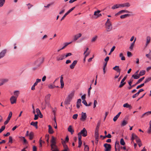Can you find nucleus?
Instances as JSON below:
<instances>
[{
  "label": "nucleus",
  "mask_w": 151,
  "mask_h": 151,
  "mask_svg": "<svg viewBox=\"0 0 151 151\" xmlns=\"http://www.w3.org/2000/svg\"><path fill=\"white\" fill-rule=\"evenodd\" d=\"M113 69L114 70L117 71V72L119 73L120 74V69H119V66H116L115 67L113 68Z\"/></svg>",
  "instance_id": "6ab92c4d"
},
{
  "label": "nucleus",
  "mask_w": 151,
  "mask_h": 151,
  "mask_svg": "<svg viewBox=\"0 0 151 151\" xmlns=\"http://www.w3.org/2000/svg\"><path fill=\"white\" fill-rule=\"evenodd\" d=\"M38 114H35L34 119L35 120H37L38 119Z\"/></svg>",
  "instance_id": "774afa93"
},
{
  "label": "nucleus",
  "mask_w": 151,
  "mask_h": 151,
  "mask_svg": "<svg viewBox=\"0 0 151 151\" xmlns=\"http://www.w3.org/2000/svg\"><path fill=\"white\" fill-rule=\"evenodd\" d=\"M9 142L11 143H12V136L9 137Z\"/></svg>",
  "instance_id": "6e6d98bb"
},
{
  "label": "nucleus",
  "mask_w": 151,
  "mask_h": 151,
  "mask_svg": "<svg viewBox=\"0 0 151 151\" xmlns=\"http://www.w3.org/2000/svg\"><path fill=\"white\" fill-rule=\"evenodd\" d=\"M100 124V123H98L97 124V126L96 127L95 130H98L99 131V127Z\"/></svg>",
  "instance_id": "052dcab7"
},
{
  "label": "nucleus",
  "mask_w": 151,
  "mask_h": 151,
  "mask_svg": "<svg viewBox=\"0 0 151 151\" xmlns=\"http://www.w3.org/2000/svg\"><path fill=\"white\" fill-rule=\"evenodd\" d=\"M63 78L62 76V75L61 76H60V82L61 83V88H63L64 86V83L63 81Z\"/></svg>",
  "instance_id": "412c9836"
},
{
  "label": "nucleus",
  "mask_w": 151,
  "mask_h": 151,
  "mask_svg": "<svg viewBox=\"0 0 151 151\" xmlns=\"http://www.w3.org/2000/svg\"><path fill=\"white\" fill-rule=\"evenodd\" d=\"M19 91H14V94L15 96H16L17 98L18 96V95L19 94Z\"/></svg>",
  "instance_id": "58836bf2"
},
{
  "label": "nucleus",
  "mask_w": 151,
  "mask_h": 151,
  "mask_svg": "<svg viewBox=\"0 0 151 151\" xmlns=\"http://www.w3.org/2000/svg\"><path fill=\"white\" fill-rule=\"evenodd\" d=\"M17 98L16 96H12L10 98V101L12 104H13L14 103H16Z\"/></svg>",
  "instance_id": "6e6552de"
},
{
  "label": "nucleus",
  "mask_w": 151,
  "mask_h": 151,
  "mask_svg": "<svg viewBox=\"0 0 151 151\" xmlns=\"http://www.w3.org/2000/svg\"><path fill=\"white\" fill-rule=\"evenodd\" d=\"M82 103H83L86 106H88V104L87 103V102L86 100H83L82 102Z\"/></svg>",
  "instance_id": "680f3d73"
},
{
  "label": "nucleus",
  "mask_w": 151,
  "mask_h": 151,
  "mask_svg": "<svg viewBox=\"0 0 151 151\" xmlns=\"http://www.w3.org/2000/svg\"><path fill=\"white\" fill-rule=\"evenodd\" d=\"M29 139L30 140H32L34 136V133L32 132H31L29 134Z\"/></svg>",
  "instance_id": "cd10ccee"
},
{
  "label": "nucleus",
  "mask_w": 151,
  "mask_h": 151,
  "mask_svg": "<svg viewBox=\"0 0 151 151\" xmlns=\"http://www.w3.org/2000/svg\"><path fill=\"white\" fill-rule=\"evenodd\" d=\"M77 63V61L75 60L73 61V62L70 65V69H73L76 64Z\"/></svg>",
  "instance_id": "2eb2a0df"
},
{
  "label": "nucleus",
  "mask_w": 151,
  "mask_h": 151,
  "mask_svg": "<svg viewBox=\"0 0 151 151\" xmlns=\"http://www.w3.org/2000/svg\"><path fill=\"white\" fill-rule=\"evenodd\" d=\"M91 85L90 87L88 89V96L89 97L90 96V93H91V90L92 88L91 87Z\"/></svg>",
  "instance_id": "49530a36"
},
{
  "label": "nucleus",
  "mask_w": 151,
  "mask_h": 151,
  "mask_svg": "<svg viewBox=\"0 0 151 151\" xmlns=\"http://www.w3.org/2000/svg\"><path fill=\"white\" fill-rule=\"evenodd\" d=\"M5 128V126H3L1 127L0 129V133H1L4 130Z\"/></svg>",
  "instance_id": "de8ad7c7"
},
{
  "label": "nucleus",
  "mask_w": 151,
  "mask_h": 151,
  "mask_svg": "<svg viewBox=\"0 0 151 151\" xmlns=\"http://www.w3.org/2000/svg\"><path fill=\"white\" fill-rule=\"evenodd\" d=\"M151 80V77H149V78H147L146 79L144 83H146Z\"/></svg>",
  "instance_id": "c03bdc74"
},
{
  "label": "nucleus",
  "mask_w": 151,
  "mask_h": 151,
  "mask_svg": "<svg viewBox=\"0 0 151 151\" xmlns=\"http://www.w3.org/2000/svg\"><path fill=\"white\" fill-rule=\"evenodd\" d=\"M37 124H38V122H32L30 124H31V125H32L33 126L35 127L36 129H37V128H38Z\"/></svg>",
  "instance_id": "4be33fe9"
},
{
  "label": "nucleus",
  "mask_w": 151,
  "mask_h": 151,
  "mask_svg": "<svg viewBox=\"0 0 151 151\" xmlns=\"http://www.w3.org/2000/svg\"><path fill=\"white\" fill-rule=\"evenodd\" d=\"M130 16V14H126L124 15H121L120 17L121 19H124L126 17H129Z\"/></svg>",
  "instance_id": "72a5a7b5"
},
{
  "label": "nucleus",
  "mask_w": 151,
  "mask_h": 151,
  "mask_svg": "<svg viewBox=\"0 0 151 151\" xmlns=\"http://www.w3.org/2000/svg\"><path fill=\"white\" fill-rule=\"evenodd\" d=\"M75 7H73L71 8L66 13L63 17L61 19V21H62L63 19H64L66 16L70 12H71L75 8Z\"/></svg>",
  "instance_id": "423d86ee"
},
{
  "label": "nucleus",
  "mask_w": 151,
  "mask_h": 151,
  "mask_svg": "<svg viewBox=\"0 0 151 151\" xmlns=\"http://www.w3.org/2000/svg\"><path fill=\"white\" fill-rule=\"evenodd\" d=\"M127 124V122L125 120H124L121 123V126H124L126 125Z\"/></svg>",
  "instance_id": "f704fd0d"
},
{
  "label": "nucleus",
  "mask_w": 151,
  "mask_h": 151,
  "mask_svg": "<svg viewBox=\"0 0 151 151\" xmlns=\"http://www.w3.org/2000/svg\"><path fill=\"white\" fill-rule=\"evenodd\" d=\"M145 70H142L140 71L139 74V76H143L145 74Z\"/></svg>",
  "instance_id": "c9c22d12"
},
{
  "label": "nucleus",
  "mask_w": 151,
  "mask_h": 151,
  "mask_svg": "<svg viewBox=\"0 0 151 151\" xmlns=\"http://www.w3.org/2000/svg\"><path fill=\"white\" fill-rule=\"evenodd\" d=\"M144 84H145L144 83H143L141 84V85H139L137 86L136 87V88L137 89H138L139 88H140L143 87V86H144Z\"/></svg>",
  "instance_id": "8fccbe9b"
},
{
  "label": "nucleus",
  "mask_w": 151,
  "mask_h": 151,
  "mask_svg": "<svg viewBox=\"0 0 151 151\" xmlns=\"http://www.w3.org/2000/svg\"><path fill=\"white\" fill-rule=\"evenodd\" d=\"M64 149L61 151H70L69 149L68 148L67 145L65 143V142H62Z\"/></svg>",
  "instance_id": "ddd939ff"
},
{
  "label": "nucleus",
  "mask_w": 151,
  "mask_h": 151,
  "mask_svg": "<svg viewBox=\"0 0 151 151\" xmlns=\"http://www.w3.org/2000/svg\"><path fill=\"white\" fill-rule=\"evenodd\" d=\"M86 113L82 112L81 113V117L80 118V120L82 121H84L86 120Z\"/></svg>",
  "instance_id": "9d476101"
},
{
  "label": "nucleus",
  "mask_w": 151,
  "mask_h": 151,
  "mask_svg": "<svg viewBox=\"0 0 151 151\" xmlns=\"http://www.w3.org/2000/svg\"><path fill=\"white\" fill-rule=\"evenodd\" d=\"M56 60L59 61L60 60H63L65 58V56L64 54L59 55L57 57Z\"/></svg>",
  "instance_id": "39448f33"
},
{
  "label": "nucleus",
  "mask_w": 151,
  "mask_h": 151,
  "mask_svg": "<svg viewBox=\"0 0 151 151\" xmlns=\"http://www.w3.org/2000/svg\"><path fill=\"white\" fill-rule=\"evenodd\" d=\"M120 5L121 7H129L130 6V4L129 2H126Z\"/></svg>",
  "instance_id": "dca6fc26"
},
{
  "label": "nucleus",
  "mask_w": 151,
  "mask_h": 151,
  "mask_svg": "<svg viewBox=\"0 0 151 151\" xmlns=\"http://www.w3.org/2000/svg\"><path fill=\"white\" fill-rule=\"evenodd\" d=\"M81 99H78L77 102L76 106L78 108H79L81 105Z\"/></svg>",
  "instance_id": "b1692460"
},
{
  "label": "nucleus",
  "mask_w": 151,
  "mask_h": 151,
  "mask_svg": "<svg viewBox=\"0 0 151 151\" xmlns=\"http://www.w3.org/2000/svg\"><path fill=\"white\" fill-rule=\"evenodd\" d=\"M27 5L28 6V9H29L30 8H31V7H32V6H33V5L31 4L30 3H29L28 4H27Z\"/></svg>",
  "instance_id": "69168bd1"
},
{
  "label": "nucleus",
  "mask_w": 151,
  "mask_h": 151,
  "mask_svg": "<svg viewBox=\"0 0 151 151\" xmlns=\"http://www.w3.org/2000/svg\"><path fill=\"white\" fill-rule=\"evenodd\" d=\"M145 78V77H143L141 78H140L136 82V84H138L142 81Z\"/></svg>",
  "instance_id": "e433bc0d"
},
{
  "label": "nucleus",
  "mask_w": 151,
  "mask_h": 151,
  "mask_svg": "<svg viewBox=\"0 0 151 151\" xmlns=\"http://www.w3.org/2000/svg\"><path fill=\"white\" fill-rule=\"evenodd\" d=\"M105 149V151H110L111 149V145L110 144L105 143L104 145Z\"/></svg>",
  "instance_id": "20e7f679"
},
{
  "label": "nucleus",
  "mask_w": 151,
  "mask_h": 151,
  "mask_svg": "<svg viewBox=\"0 0 151 151\" xmlns=\"http://www.w3.org/2000/svg\"><path fill=\"white\" fill-rule=\"evenodd\" d=\"M56 87L55 86L52 85H50L48 86V87L50 88H53Z\"/></svg>",
  "instance_id": "4d7b16f0"
},
{
  "label": "nucleus",
  "mask_w": 151,
  "mask_h": 151,
  "mask_svg": "<svg viewBox=\"0 0 151 151\" xmlns=\"http://www.w3.org/2000/svg\"><path fill=\"white\" fill-rule=\"evenodd\" d=\"M127 77L126 76L124 77L122 80L119 86V87L121 88L126 83L124 82L125 80L126 79Z\"/></svg>",
  "instance_id": "1a4fd4ad"
},
{
  "label": "nucleus",
  "mask_w": 151,
  "mask_h": 151,
  "mask_svg": "<svg viewBox=\"0 0 151 151\" xmlns=\"http://www.w3.org/2000/svg\"><path fill=\"white\" fill-rule=\"evenodd\" d=\"M119 116H118V115H116L114 117V118H113V121L114 122H115L116 121L117 119L119 118Z\"/></svg>",
  "instance_id": "13d9d810"
},
{
  "label": "nucleus",
  "mask_w": 151,
  "mask_h": 151,
  "mask_svg": "<svg viewBox=\"0 0 151 151\" xmlns=\"http://www.w3.org/2000/svg\"><path fill=\"white\" fill-rule=\"evenodd\" d=\"M119 56L121 57V60H125V57L123 55V54L122 53H121L119 55Z\"/></svg>",
  "instance_id": "2f4dec72"
},
{
  "label": "nucleus",
  "mask_w": 151,
  "mask_h": 151,
  "mask_svg": "<svg viewBox=\"0 0 151 151\" xmlns=\"http://www.w3.org/2000/svg\"><path fill=\"white\" fill-rule=\"evenodd\" d=\"M100 12V11L99 10H98L97 11H96L94 12V15L95 16H96V18H97L98 17H99L101 16V14H99Z\"/></svg>",
  "instance_id": "f3484780"
},
{
  "label": "nucleus",
  "mask_w": 151,
  "mask_h": 151,
  "mask_svg": "<svg viewBox=\"0 0 151 151\" xmlns=\"http://www.w3.org/2000/svg\"><path fill=\"white\" fill-rule=\"evenodd\" d=\"M127 55L128 57H130L132 56V53L131 52L128 51L127 52Z\"/></svg>",
  "instance_id": "e2e57ef3"
},
{
  "label": "nucleus",
  "mask_w": 151,
  "mask_h": 151,
  "mask_svg": "<svg viewBox=\"0 0 151 151\" xmlns=\"http://www.w3.org/2000/svg\"><path fill=\"white\" fill-rule=\"evenodd\" d=\"M106 28L107 29V31H110L112 29V26L111 22L109 20V19H108L107 22L106 23Z\"/></svg>",
  "instance_id": "f03ea898"
},
{
  "label": "nucleus",
  "mask_w": 151,
  "mask_h": 151,
  "mask_svg": "<svg viewBox=\"0 0 151 151\" xmlns=\"http://www.w3.org/2000/svg\"><path fill=\"white\" fill-rule=\"evenodd\" d=\"M119 7H121L120 4H116L112 6L111 9H114L119 8Z\"/></svg>",
  "instance_id": "393cba45"
},
{
  "label": "nucleus",
  "mask_w": 151,
  "mask_h": 151,
  "mask_svg": "<svg viewBox=\"0 0 151 151\" xmlns=\"http://www.w3.org/2000/svg\"><path fill=\"white\" fill-rule=\"evenodd\" d=\"M84 145L85 148L84 149V151H89V147L87 145H85V143L84 142Z\"/></svg>",
  "instance_id": "473e14b6"
},
{
  "label": "nucleus",
  "mask_w": 151,
  "mask_h": 151,
  "mask_svg": "<svg viewBox=\"0 0 151 151\" xmlns=\"http://www.w3.org/2000/svg\"><path fill=\"white\" fill-rule=\"evenodd\" d=\"M36 112L37 114L39 115V114H41V112L40 110H39V109L38 108H37L36 109Z\"/></svg>",
  "instance_id": "bf43d9fd"
},
{
  "label": "nucleus",
  "mask_w": 151,
  "mask_h": 151,
  "mask_svg": "<svg viewBox=\"0 0 151 151\" xmlns=\"http://www.w3.org/2000/svg\"><path fill=\"white\" fill-rule=\"evenodd\" d=\"M78 116V115L77 114H76L73 115V116L72 118L74 119H77Z\"/></svg>",
  "instance_id": "864d4df0"
},
{
  "label": "nucleus",
  "mask_w": 151,
  "mask_h": 151,
  "mask_svg": "<svg viewBox=\"0 0 151 151\" xmlns=\"http://www.w3.org/2000/svg\"><path fill=\"white\" fill-rule=\"evenodd\" d=\"M123 107H124L129 108L130 109L132 108V106H131L130 105L128 104L127 103L124 104L123 105Z\"/></svg>",
  "instance_id": "c756f323"
},
{
  "label": "nucleus",
  "mask_w": 151,
  "mask_h": 151,
  "mask_svg": "<svg viewBox=\"0 0 151 151\" xmlns=\"http://www.w3.org/2000/svg\"><path fill=\"white\" fill-rule=\"evenodd\" d=\"M81 137L80 136V137H78V147L80 148L81 147L82 144V142L81 140Z\"/></svg>",
  "instance_id": "bb28decb"
},
{
  "label": "nucleus",
  "mask_w": 151,
  "mask_h": 151,
  "mask_svg": "<svg viewBox=\"0 0 151 151\" xmlns=\"http://www.w3.org/2000/svg\"><path fill=\"white\" fill-rule=\"evenodd\" d=\"M132 77H133L134 78V79H138L139 77L140 76L139 75H137L134 74V75H133L132 76Z\"/></svg>",
  "instance_id": "7c9ffc66"
},
{
  "label": "nucleus",
  "mask_w": 151,
  "mask_h": 151,
  "mask_svg": "<svg viewBox=\"0 0 151 151\" xmlns=\"http://www.w3.org/2000/svg\"><path fill=\"white\" fill-rule=\"evenodd\" d=\"M39 143H40V147H42V143H45V142L43 141L41 139V138H40L39 140Z\"/></svg>",
  "instance_id": "79ce46f5"
},
{
  "label": "nucleus",
  "mask_w": 151,
  "mask_h": 151,
  "mask_svg": "<svg viewBox=\"0 0 151 151\" xmlns=\"http://www.w3.org/2000/svg\"><path fill=\"white\" fill-rule=\"evenodd\" d=\"M99 131L95 130L94 136H99Z\"/></svg>",
  "instance_id": "338daca9"
},
{
  "label": "nucleus",
  "mask_w": 151,
  "mask_h": 151,
  "mask_svg": "<svg viewBox=\"0 0 151 151\" xmlns=\"http://www.w3.org/2000/svg\"><path fill=\"white\" fill-rule=\"evenodd\" d=\"M71 55H72V54L71 53L69 52V53H67L66 55H65V58L68 57V56H71Z\"/></svg>",
  "instance_id": "5fc2aeb1"
},
{
  "label": "nucleus",
  "mask_w": 151,
  "mask_h": 151,
  "mask_svg": "<svg viewBox=\"0 0 151 151\" xmlns=\"http://www.w3.org/2000/svg\"><path fill=\"white\" fill-rule=\"evenodd\" d=\"M97 36H95L94 37H93L91 40V42H94L97 39Z\"/></svg>",
  "instance_id": "a18cd8bd"
},
{
  "label": "nucleus",
  "mask_w": 151,
  "mask_h": 151,
  "mask_svg": "<svg viewBox=\"0 0 151 151\" xmlns=\"http://www.w3.org/2000/svg\"><path fill=\"white\" fill-rule=\"evenodd\" d=\"M146 56L150 60H151V53L146 54Z\"/></svg>",
  "instance_id": "603ef678"
},
{
  "label": "nucleus",
  "mask_w": 151,
  "mask_h": 151,
  "mask_svg": "<svg viewBox=\"0 0 151 151\" xmlns=\"http://www.w3.org/2000/svg\"><path fill=\"white\" fill-rule=\"evenodd\" d=\"M119 12H121V14L123 12L130 13V12L126 10H122L119 11Z\"/></svg>",
  "instance_id": "09e8293b"
},
{
  "label": "nucleus",
  "mask_w": 151,
  "mask_h": 151,
  "mask_svg": "<svg viewBox=\"0 0 151 151\" xmlns=\"http://www.w3.org/2000/svg\"><path fill=\"white\" fill-rule=\"evenodd\" d=\"M116 147H118L119 148V143H117V142H116L115 145V148L116 150V151L117 150Z\"/></svg>",
  "instance_id": "4c0bfd02"
},
{
  "label": "nucleus",
  "mask_w": 151,
  "mask_h": 151,
  "mask_svg": "<svg viewBox=\"0 0 151 151\" xmlns=\"http://www.w3.org/2000/svg\"><path fill=\"white\" fill-rule=\"evenodd\" d=\"M120 143V144L122 145H125V142L123 138H122L121 139Z\"/></svg>",
  "instance_id": "a19ab883"
},
{
  "label": "nucleus",
  "mask_w": 151,
  "mask_h": 151,
  "mask_svg": "<svg viewBox=\"0 0 151 151\" xmlns=\"http://www.w3.org/2000/svg\"><path fill=\"white\" fill-rule=\"evenodd\" d=\"M82 35V34L81 33H79L76 35H75L73 36V41H76L78 40L79 37H81Z\"/></svg>",
  "instance_id": "9b49d317"
},
{
  "label": "nucleus",
  "mask_w": 151,
  "mask_h": 151,
  "mask_svg": "<svg viewBox=\"0 0 151 151\" xmlns=\"http://www.w3.org/2000/svg\"><path fill=\"white\" fill-rule=\"evenodd\" d=\"M52 110V111L54 115H56V112L57 111V108L55 107L54 109H53L52 108H51Z\"/></svg>",
  "instance_id": "37998d69"
},
{
  "label": "nucleus",
  "mask_w": 151,
  "mask_h": 151,
  "mask_svg": "<svg viewBox=\"0 0 151 151\" xmlns=\"http://www.w3.org/2000/svg\"><path fill=\"white\" fill-rule=\"evenodd\" d=\"M51 150L52 151H59L56 145L51 144Z\"/></svg>",
  "instance_id": "f8f14e48"
},
{
  "label": "nucleus",
  "mask_w": 151,
  "mask_h": 151,
  "mask_svg": "<svg viewBox=\"0 0 151 151\" xmlns=\"http://www.w3.org/2000/svg\"><path fill=\"white\" fill-rule=\"evenodd\" d=\"M12 112L11 111L10 112L9 114L7 120L4 122V125H6L8 123L9 120H10L11 117H12Z\"/></svg>",
  "instance_id": "0eeeda50"
},
{
  "label": "nucleus",
  "mask_w": 151,
  "mask_h": 151,
  "mask_svg": "<svg viewBox=\"0 0 151 151\" xmlns=\"http://www.w3.org/2000/svg\"><path fill=\"white\" fill-rule=\"evenodd\" d=\"M68 130L71 133V134H73L74 132V130L72 129V126L71 125H70L69 126L68 128Z\"/></svg>",
  "instance_id": "5701e85b"
},
{
  "label": "nucleus",
  "mask_w": 151,
  "mask_h": 151,
  "mask_svg": "<svg viewBox=\"0 0 151 151\" xmlns=\"http://www.w3.org/2000/svg\"><path fill=\"white\" fill-rule=\"evenodd\" d=\"M147 133L149 134L151 133V127H149L147 130Z\"/></svg>",
  "instance_id": "0e129e2a"
},
{
  "label": "nucleus",
  "mask_w": 151,
  "mask_h": 151,
  "mask_svg": "<svg viewBox=\"0 0 151 151\" xmlns=\"http://www.w3.org/2000/svg\"><path fill=\"white\" fill-rule=\"evenodd\" d=\"M74 95V92H71L65 99L64 103L65 104H69L70 102L73 97Z\"/></svg>",
  "instance_id": "f257e3e1"
},
{
  "label": "nucleus",
  "mask_w": 151,
  "mask_h": 151,
  "mask_svg": "<svg viewBox=\"0 0 151 151\" xmlns=\"http://www.w3.org/2000/svg\"><path fill=\"white\" fill-rule=\"evenodd\" d=\"M51 143V144H53V145H56V143L55 142V139L53 136H52V137Z\"/></svg>",
  "instance_id": "c85d7f7f"
},
{
  "label": "nucleus",
  "mask_w": 151,
  "mask_h": 151,
  "mask_svg": "<svg viewBox=\"0 0 151 151\" xmlns=\"http://www.w3.org/2000/svg\"><path fill=\"white\" fill-rule=\"evenodd\" d=\"M6 52V49L2 50L0 53V59L3 58L5 55Z\"/></svg>",
  "instance_id": "4468645a"
},
{
  "label": "nucleus",
  "mask_w": 151,
  "mask_h": 151,
  "mask_svg": "<svg viewBox=\"0 0 151 151\" xmlns=\"http://www.w3.org/2000/svg\"><path fill=\"white\" fill-rule=\"evenodd\" d=\"M81 134H82V136L84 137H86L87 135V131L85 128H83L80 132L78 133V137H80V136L81 137Z\"/></svg>",
  "instance_id": "7ed1b4c3"
},
{
  "label": "nucleus",
  "mask_w": 151,
  "mask_h": 151,
  "mask_svg": "<svg viewBox=\"0 0 151 151\" xmlns=\"http://www.w3.org/2000/svg\"><path fill=\"white\" fill-rule=\"evenodd\" d=\"M5 0H0V6H2L4 4Z\"/></svg>",
  "instance_id": "ea45409f"
},
{
  "label": "nucleus",
  "mask_w": 151,
  "mask_h": 151,
  "mask_svg": "<svg viewBox=\"0 0 151 151\" xmlns=\"http://www.w3.org/2000/svg\"><path fill=\"white\" fill-rule=\"evenodd\" d=\"M8 80L6 79H5L3 80L2 83L0 84V86L1 85L4 84L5 82H7L8 81Z\"/></svg>",
  "instance_id": "3c124183"
},
{
  "label": "nucleus",
  "mask_w": 151,
  "mask_h": 151,
  "mask_svg": "<svg viewBox=\"0 0 151 151\" xmlns=\"http://www.w3.org/2000/svg\"><path fill=\"white\" fill-rule=\"evenodd\" d=\"M137 136L134 133H132V137L131 139L132 140V141L133 142V140L134 139H136L138 138Z\"/></svg>",
  "instance_id": "a211bd4d"
},
{
  "label": "nucleus",
  "mask_w": 151,
  "mask_h": 151,
  "mask_svg": "<svg viewBox=\"0 0 151 151\" xmlns=\"http://www.w3.org/2000/svg\"><path fill=\"white\" fill-rule=\"evenodd\" d=\"M48 132L50 134H52L54 133L53 130L51 127V126L50 125H49L48 126Z\"/></svg>",
  "instance_id": "aec40b11"
},
{
  "label": "nucleus",
  "mask_w": 151,
  "mask_h": 151,
  "mask_svg": "<svg viewBox=\"0 0 151 151\" xmlns=\"http://www.w3.org/2000/svg\"><path fill=\"white\" fill-rule=\"evenodd\" d=\"M151 41V37L150 36H148L147 37V41L146 43V46H147L150 42Z\"/></svg>",
  "instance_id": "a878e982"
}]
</instances>
